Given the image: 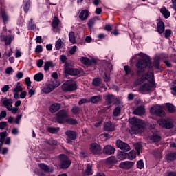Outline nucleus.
Returning <instances> with one entry per match:
<instances>
[{
  "label": "nucleus",
  "mask_w": 176,
  "mask_h": 176,
  "mask_svg": "<svg viewBox=\"0 0 176 176\" xmlns=\"http://www.w3.org/2000/svg\"><path fill=\"white\" fill-rule=\"evenodd\" d=\"M135 67L138 69L136 74L138 76H141L140 78L146 82L148 80L146 74H145V69L148 68L151 69L152 68V60H151V56H146L144 58L139 59L135 64Z\"/></svg>",
  "instance_id": "obj_1"
},
{
  "label": "nucleus",
  "mask_w": 176,
  "mask_h": 176,
  "mask_svg": "<svg viewBox=\"0 0 176 176\" xmlns=\"http://www.w3.org/2000/svg\"><path fill=\"white\" fill-rule=\"evenodd\" d=\"M23 9L25 13H28L30 8H31V1L30 0H23Z\"/></svg>",
  "instance_id": "obj_24"
},
{
  "label": "nucleus",
  "mask_w": 176,
  "mask_h": 176,
  "mask_svg": "<svg viewBox=\"0 0 176 176\" xmlns=\"http://www.w3.org/2000/svg\"><path fill=\"white\" fill-rule=\"evenodd\" d=\"M67 118H69L68 111L61 109L56 114L55 121L58 124H65Z\"/></svg>",
  "instance_id": "obj_4"
},
{
  "label": "nucleus",
  "mask_w": 176,
  "mask_h": 176,
  "mask_svg": "<svg viewBox=\"0 0 176 176\" xmlns=\"http://www.w3.org/2000/svg\"><path fill=\"white\" fill-rule=\"evenodd\" d=\"M14 93H19V91H23V87L21 85H17L13 90Z\"/></svg>",
  "instance_id": "obj_56"
},
{
  "label": "nucleus",
  "mask_w": 176,
  "mask_h": 176,
  "mask_svg": "<svg viewBox=\"0 0 176 176\" xmlns=\"http://www.w3.org/2000/svg\"><path fill=\"white\" fill-rule=\"evenodd\" d=\"M136 167L137 168H139V170H142L144 167H145V164H144V161L142 160H140L136 163Z\"/></svg>",
  "instance_id": "obj_44"
},
{
  "label": "nucleus",
  "mask_w": 176,
  "mask_h": 176,
  "mask_svg": "<svg viewBox=\"0 0 176 176\" xmlns=\"http://www.w3.org/2000/svg\"><path fill=\"white\" fill-rule=\"evenodd\" d=\"M85 174L87 175H93V166H91V164H87Z\"/></svg>",
  "instance_id": "obj_39"
},
{
  "label": "nucleus",
  "mask_w": 176,
  "mask_h": 176,
  "mask_svg": "<svg viewBox=\"0 0 176 176\" xmlns=\"http://www.w3.org/2000/svg\"><path fill=\"white\" fill-rule=\"evenodd\" d=\"M0 39L2 42H5L6 45H10L12 43V39H13V36L12 35L5 36L1 35L0 36Z\"/></svg>",
  "instance_id": "obj_20"
},
{
  "label": "nucleus",
  "mask_w": 176,
  "mask_h": 176,
  "mask_svg": "<svg viewBox=\"0 0 176 176\" xmlns=\"http://www.w3.org/2000/svg\"><path fill=\"white\" fill-rule=\"evenodd\" d=\"M103 79H104V82H106V83H107V82H109V80H111V77L108 76V75H107V73H104Z\"/></svg>",
  "instance_id": "obj_63"
},
{
  "label": "nucleus",
  "mask_w": 176,
  "mask_h": 176,
  "mask_svg": "<svg viewBox=\"0 0 176 176\" xmlns=\"http://www.w3.org/2000/svg\"><path fill=\"white\" fill-rule=\"evenodd\" d=\"M72 113L74 115H80V107L78 106H74L72 109Z\"/></svg>",
  "instance_id": "obj_42"
},
{
  "label": "nucleus",
  "mask_w": 176,
  "mask_h": 176,
  "mask_svg": "<svg viewBox=\"0 0 176 176\" xmlns=\"http://www.w3.org/2000/svg\"><path fill=\"white\" fill-rule=\"evenodd\" d=\"M151 89L152 86H151V84L146 82L139 87V91H142L143 93H145V91H151Z\"/></svg>",
  "instance_id": "obj_19"
},
{
  "label": "nucleus",
  "mask_w": 176,
  "mask_h": 176,
  "mask_svg": "<svg viewBox=\"0 0 176 176\" xmlns=\"http://www.w3.org/2000/svg\"><path fill=\"white\" fill-rule=\"evenodd\" d=\"M160 13L164 16V19H168L170 17V11L166 9L165 7L161 8Z\"/></svg>",
  "instance_id": "obj_36"
},
{
  "label": "nucleus",
  "mask_w": 176,
  "mask_h": 176,
  "mask_svg": "<svg viewBox=\"0 0 176 176\" xmlns=\"http://www.w3.org/2000/svg\"><path fill=\"white\" fill-rule=\"evenodd\" d=\"M144 73L146 74V77H147V80H148V79H151V80L153 79V78L155 76L153 75V72H144Z\"/></svg>",
  "instance_id": "obj_51"
},
{
  "label": "nucleus",
  "mask_w": 176,
  "mask_h": 176,
  "mask_svg": "<svg viewBox=\"0 0 176 176\" xmlns=\"http://www.w3.org/2000/svg\"><path fill=\"white\" fill-rule=\"evenodd\" d=\"M56 87H58V85L56 84L54 81L51 80L48 84L43 87L42 91L45 94H49V93H52V91H53Z\"/></svg>",
  "instance_id": "obj_8"
},
{
  "label": "nucleus",
  "mask_w": 176,
  "mask_h": 176,
  "mask_svg": "<svg viewBox=\"0 0 176 176\" xmlns=\"http://www.w3.org/2000/svg\"><path fill=\"white\" fill-rule=\"evenodd\" d=\"M124 69L125 71L126 75H130V73L131 72V68H130V66L125 65L124 67Z\"/></svg>",
  "instance_id": "obj_55"
},
{
  "label": "nucleus",
  "mask_w": 176,
  "mask_h": 176,
  "mask_svg": "<svg viewBox=\"0 0 176 176\" xmlns=\"http://www.w3.org/2000/svg\"><path fill=\"white\" fill-rule=\"evenodd\" d=\"M166 160L168 162V163H170V162H175L176 152H170L166 154Z\"/></svg>",
  "instance_id": "obj_18"
},
{
  "label": "nucleus",
  "mask_w": 176,
  "mask_h": 176,
  "mask_svg": "<svg viewBox=\"0 0 176 176\" xmlns=\"http://www.w3.org/2000/svg\"><path fill=\"white\" fill-rule=\"evenodd\" d=\"M166 107L169 113H175V106L171 103H166Z\"/></svg>",
  "instance_id": "obj_32"
},
{
  "label": "nucleus",
  "mask_w": 176,
  "mask_h": 176,
  "mask_svg": "<svg viewBox=\"0 0 176 176\" xmlns=\"http://www.w3.org/2000/svg\"><path fill=\"white\" fill-rule=\"evenodd\" d=\"M51 25L52 27V31H54V32H57L58 25H60V19H58V17L57 16H54L51 23Z\"/></svg>",
  "instance_id": "obj_16"
},
{
  "label": "nucleus",
  "mask_w": 176,
  "mask_h": 176,
  "mask_svg": "<svg viewBox=\"0 0 176 176\" xmlns=\"http://www.w3.org/2000/svg\"><path fill=\"white\" fill-rule=\"evenodd\" d=\"M43 52V47L41 45H37L35 48V53H42Z\"/></svg>",
  "instance_id": "obj_52"
},
{
  "label": "nucleus",
  "mask_w": 176,
  "mask_h": 176,
  "mask_svg": "<svg viewBox=\"0 0 176 176\" xmlns=\"http://www.w3.org/2000/svg\"><path fill=\"white\" fill-rule=\"evenodd\" d=\"M102 97L100 95L94 96L89 98V101L92 104H97V103L100 102V100H102Z\"/></svg>",
  "instance_id": "obj_28"
},
{
  "label": "nucleus",
  "mask_w": 176,
  "mask_h": 176,
  "mask_svg": "<svg viewBox=\"0 0 176 176\" xmlns=\"http://www.w3.org/2000/svg\"><path fill=\"white\" fill-rule=\"evenodd\" d=\"M161 140L162 137L157 133H153V135L150 136V141H152V142H159Z\"/></svg>",
  "instance_id": "obj_27"
},
{
  "label": "nucleus",
  "mask_w": 176,
  "mask_h": 176,
  "mask_svg": "<svg viewBox=\"0 0 176 176\" xmlns=\"http://www.w3.org/2000/svg\"><path fill=\"white\" fill-rule=\"evenodd\" d=\"M103 153L104 155H113L115 153V147L111 146V145H107L103 148Z\"/></svg>",
  "instance_id": "obj_17"
},
{
  "label": "nucleus",
  "mask_w": 176,
  "mask_h": 176,
  "mask_svg": "<svg viewBox=\"0 0 176 176\" xmlns=\"http://www.w3.org/2000/svg\"><path fill=\"white\" fill-rule=\"evenodd\" d=\"M25 82L26 83V85L28 86V89H30V87L31 86V78H30V77H26L25 79Z\"/></svg>",
  "instance_id": "obj_59"
},
{
  "label": "nucleus",
  "mask_w": 176,
  "mask_h": 176,
  "mask_svg": "<svg viewBox=\"0 0 176 176\" xmlns=\"http://www.w3.org/2000/svg\"><path fill=\"white\" fill-rule=\"evenodd\" d=\"M1 19H3L4 24H6V23L9 21V15L6 14V11L3 10H1Z\"/></svg>",
  "instance_id": "obj_34"
},
{
  "label": "nucleus",
  "mask_w": 176,
  "mask_h": 176,
  "mask_svg": "<svg viewBox=\"0 0 176 176\" xmlns=\"http://www.w3.org/2000/svg\"><path fill=\"white\" fill-rule=\"evenodd\" d=\"M118 98L112 94H109L106 96V102L107 105H111L113 102H116Z\"/></svg>",
  "instance_id": "obj_15"
},
{
  "label": "nucleus",
  "mask_w": 176,
  "mask_h": 176,
  "mask_svg": "<svg viewBox=\"0 0 176 176\" xmlns=\"http://www.w3.org/2000/svg\"><path fill=\"white\" fill-rule=\"evenodd\" d=\"M59 60L62 64H65V74L71 75L72 76H78V75H80V73L82 72L80 69L68 66V63L67 62L68 58H67V56L60 55Z\"/></svg>",
  "instance_id": "obj_3"
},
{
  "label": "nucleus",
  "mask_w": 176,
  "mask_h": 176,
  "mask_svg": "<svg viewBox=\"0 0 176 176\" xmlns=\"http://www.w3.org/2000/svg\"><path fill=\"white\" fill-rule=\"evenodd\" d=\"M121 111H122V109H120V107H116L113 111V116H115V117L119 116Z\"/></svg>",
  "instance_id": "obj_47"
},
{
  "label": "nucleus",
  "mask_w": 176,
  "mask_h": 176,
  "mask_svg": "<svg viewBox=\"0 0 176 176\" xmlns=\"http://www.w3.org/2000/svg\"><path fill=\"white\" fill-rule=\"evenodd\" d=\"M130 124H131V130L134 134H140L145 130V124L142 120L138 119L135 117L129 120Z\"/></svg>",
  "instance_id": "obj_2"
},
{
  "label": "nucleus",
  "mask_w": 176,
  "mask_h": 176,
  "mask_svg": "<svg viewBox=\"0 0 176 176\" xmlns=\"http://www.w3.org/2000/svg\"><path fill=\"white\" fill-rule=\"evenodd\" d=\"M153 67H154L155 69L162 71V67H160V57L157 56L154 58L153 62Z\"/></svg>",
  "instance_id": "obj_23"
},
{
  "label": "nucleus",
  "mask_w": 176,
  "mask_h": 176,
  "mask_svg": "<svg viewBox=\"0 0 176 176\" xmlns=\"http://www.w3.org/2000/svg\"><path fill=\"white\" fill-rule=\"evenodd\" d=\"M87 102H89V100H87V99L82 98L79 100L78 105H83V104H87Z\"/></svg>",
  "instance_id": "obj_60"
},
{
  "label": "nucleus",
  "mask_w": 176,
  "mask_h": 176,
  "mask_svg": "<svg viewBox=\"0 0 176 176\" xmlns=\"http://www.w3.org/2000/svg\"><path fill=\"white\" fill-rule=\"evenodd\" d=\"M28 28L30 31H32L36 29V25L34 22V19L31 18L28 22Z\"/></svg>",
  "instance_id": "obj_30"
},
{
  "label": "nucleus",
  "mask_w": 176,
  "mask_h": 176,
  "mask_svg": "<svg viewBox=\"0 0 176 176\" xmlns=\"http://www.w3.org/2000/svg\"><path fill=\"white\" fill-rule=\"evenodd\" d=\"M165 28L166 27L164 25V22L160 21L157 24V32L160 34H163V32H164Z\"/></svg>",
  "instance_id": "obj_25"
},
{
  "label": "nucleus",
  "mask_w": 176,
  "mask_h": 176,
  "mask_svg": "<svg viewBox=\"0 0 176 176\" xmlns=\"http://www.w3.org/2000/svg\"><path fill=\"white\" fill-rule=\"evenodd\" d=\"M105 131H115V125H113L111 122H107L104 124Z\"/></svg>",
  "instance_id": "obj_31"
},
{
  "label": "nucleus",
  "mask_w": 176,
  "mask_h": 176,
  "mask_svg": "<svg viewBox=\"0 0 176 176\" xmlns=\"http://www.w3.org/2000/svg\"><path fill=\"white\" fill-rule=\"evenodd\" d=\"M42 65H43V60L42 59H39L37 60V67L38 68H42Z\"/></svg>",
  "instance_id": "obj_64"
},
{
  "label": "nucleus",
  "mask_w": 176,
  "mask_h": 176,
  "mask_svg": "<svg viewBox=\"0 0 176 176\" xmlns=\"http://www.w3.org/2000/svg\"><path fill=\"white\" fill-rule=\"evenodd\" d=\"M94 21H96V19L91 18L87 22L88 28H91L94 25Z\"/></svg>",
  "instance_id": "obj_50"
},
{
  "label": "nucleus",
  "mask_w": 176,
  "mask_h": 176,
  "mask_svg": "<svg viewBox=\"0 0 176 176\" xmlns=\"http://www.w3.org/2000/svg\"><path fill=\"white\" fill-rule=\"evenodd\" d=\"M66 123H67V124H70L71 126H75L76 124H78V120H76V119L67 118L66 120Z\"/></svg>",
  "instance_id": "obj_40"
},
{
  "label": "nucleus",
  "mask_w": 176,
  "mask_h": 176,
  "mask_svg": "<svg viewBox=\"0 0 176 176\" xmlns=\"http://www.w3.org/2000/svg\"><path fill=\"white\" fill-rule=\"evenodd\" d=\"M137 157V153L135 151H131L128 153V159L129 160H134Z\"/></svg>",
  "instance_id": "obj_45"
},
{
  "label": "nucleus",
  "mask_w": 176,
  "mask_h": 176,
  "mask_svg": "<svg viewBox=\"0 0 176 176\" xmlns=\"http://www.w3.org/2000/svg\"><path fill=\"white\" fill-rule=\"evenodd\" d=\"M144 82L145 81H144V78H141V77H140L136 80L135 84L137 85V86H140V85H142V83H144Z\"/></svg>",
  "instance_id": "obj_57"
},
{
  "label": "nucleus",
  "mask_w": 176,
  "mask_h": 176,
  "mask_svg": "<svg viewBox=\"0 0 176 176\" xmlns=\"http://www.w3.org/2000/svg\"><path fill=\"white\" fill-rule=\"evenodd\" d=\"M54 68V63L53 61H46L44 65V71H49L50 68Z\"/></svg>",
  "instance_id": "obj_33"
},
{
  "label": "nucleus",
  "mask_w": 176,
  "mask_h": 176,
  "mask_svg": "<svg viewBox=\"0 0 176 176\" xmlns=\"http://www.w3.org/2000/svg\"><path fill=\"white\" fill-rule=\"evenodd\" d=\"M1 102L3 107H6L8 111H12V108H13V106L12 105V104H13V100L4 98L1 99Z\"/></svg>",
  "instance_id": "obj_12"
},
{
  "label": "nucleus",
  "mask_w": 176,
  "mask_h": 176,
  "mask_svg": "<svg viewBox=\"0 0 176 176\" xmlns=\"http://www.w3.org/2000/svg\"><path fill=\"white\" fill-rule=\"evenodd\" d=\"M163 63L164 64H165V65L168 67V68H171V67H173V64H171V63H170V60L167 59L163 60Z\"/></svg>",
  "instance_id": "obj_61"
},
{
  "label": "nucleus",
  "mask_w": 176,
  "mask_h": 176,
  "mask_svg": "<svg viewBox=\"0 0 176 176\" xmlns=\"http://www.w3.org/2000/svg\"><path fill=\"white\" fill-rule=\"evenodd\" d=\"M65 135L69 138V140H72L73 141H75L76 138H78V133H76V131H72V130H67L65 132Z\"/></svg>",
  "instance_id": "obj_14"
},
{
  "label": "nucleus",
  "mask_w": 176,
  "mask_h": 176,
  "mask_svg": "<svg viewBox=\"0 0 176 176\" xmlns=\"http://www.w3.org/2000/svg\"><path fill=\"white\" fill-rule=\"evenodd\" d=\"M47 130L48 133H50V134H58L60 127L48 126Z\"/></svg>",
  "instance_id": "obj_29"
},
{
  "label": "nucleus",
  "mask_w": 176,
  "mask_h": 176,
  "mask_svg": "<svg viewBox=\"0 0 176 176\" xmlns=\"http://www.w3.org/2000/svg\"><path fill=\"white\" fill-rule=\"evenodd\" d=\"M157 123L163 129H167L168 130H170V129H173V127H174V124H173V122H168L164 118L158 120Z\"/></svg>",
  "instance_id": "obj_10"
},
{
  "label": "nucleus",
  "mask_w": 176,
  "mask_h": 176,
  "mask_svg": "<svg viewBox=\"0 0 176 176\" xmlns=\"http://www.w3.org/2000/svg\"><path fill=\"white\" fill-rule=\"evenodd\" d=\"M164 36L166 39H168V38H170L171 36V30L170 29H166L164 32Z\"/></svg>",
  "instance_id": "obj_53"
},
{
  "label": "nucleus",
  "mask_w": 176,
  "mask_h": 176,
  "mask_svg": "<svg viewBox=\"0 0 176 176\" xmlns=\"http://www.w3.org/2000/svg\"><path fill=\"white\" fill-rule=\"evenodd\" d=\"M39 168L44 171V173H49L50 171V168L49 166L42 163L39 164Z\"/></svg>",
  "instance_id": "obj_41"
},
{
  "label": "nucleus",
  "mask_w": 176,
  "mask_h": 176,
  "mask_svg": "<svg viewBox=\"0 0 176 176\" xmlns=\"http://www.w3.org/2000/svg\"><path fill=\"white\" fill-rule=\"evenodd\" d=\"M135 164V162L130 161H124L120 164V168H123L124 170H130V168H133V166Z\"/></svg>",
  "instance_id": "obj_13"
},
{
  "label": "nucleus",
  "mask_w": 176,
  "mask_h": 176,
  "mask_svg": "<svg viewBox=\"0 0 176 176\" xmlns=\"http://www.w3.org/2000/svg\"><path fill=\"white\" fill-rule=\"evenodd\" d=\"M61 43H62L61 38H58L55 45V47L56 50H60V49H61V45H62Z\"/></svg>",
  "instance_id": "obj_49"
},
{
  "label": "nucleus",
  "mask_w": 176,
  "mask_h": 176,
  "mask_svg": "<svg viewBox=\"0 0 176 176\" xmlns=\"http://www.w3.org/2000/svg\"><path fill=\"white\" fill-rule=\"evenodd\" d=\"M47 145H50L51 146H57L58 142L56 140H52L47 142Z\"/></svg>",
  "instance_id": "obj_48"
},
{
  "label": "nucleus",
  "mask_w": 176,
  "mask_h": 176,
  "mask_svg": "<svg viewBox=\"0 0 176 176\" xmlns=\"http://www.w3.org/2000/svg\"><path fill=\"white\" fill-rule=\"evenodd\" d=\"M133 113L137 116H141L145 113V108L144 106H139L133 111Z\"/></svg>",
  "instance_id": "obj_22"
},
{
  "label": "nucleus",
  "mask_w": 176,
  "mask_h": 176,
  "mask_svg": "<svg viewBox=\"0 0 176 176\" xmlns=\"http://www.w3.org/2000/svg\"><path fill=\"white\" fill-rule=\"evenodd\" d=\"M142 146L140 144L137 145L135 148V151H136V153H138V156H140V153H141V149H142Z\"/></svg>",
  "instance_id": "obj_58"
},
{
  "label": "nucleus",
  "mask_w": 176,
  "mask_h": 176,
  "mask_svg": "<svg viewBox=\"0 0 176 176\" xmlns=\"http://www.w3.org/2000/svg\"><path fill=\"white\" fill-rule=\"evenodd\" d=\"M69 41L71 43H73V45H75V43H76V38L75 37L74 32H70L69 33Z\"/></svg>",
  "instance_id": "obj_35"
},
{
  "label": "nucleus",
  "mask_w": 176,
  "mask_h": 176,
  "mask_svg": "<svg viewBox=\"0 0 176 176\" xmlns=\"http://www.w3.org/2000/svg\"><path fill=\"white\" fill-rule=\"evenodd\" d=\"M78 89V84L72 82L71 80H67L62 85L63 91H74Z\"/></svg>",
  "instance_id": "obj_7"
},
{
  "label": "nucleus",
  "mask_w": 176,
  "mask_h": 176,
  "mask_svg": "<svg viewBox=\"0 0 176 176\" xmlns=\"http://www.w3.org/2000/svg\"><path fill=\"white\" fill-rule=\"evenodd\" d=\"M60 109L61 104L60 103H54L50 107V111L52 113H54L57 112V111H60Z\"/></svg>",
  "instance_id": "obj_21"
},
{
  "label": "nucleus",
  "mask_w": 176,
  "mask_h": 176,
  "mask_svg": "<svg viewBox=\"0 0 176 176\" xmlns=\"http://www.w3.org/2000/svg\"><path fill=\"white\" fill-rule=\"evenodd\" d=\"M126 152H127V151L120 152V157H121V159L124 160V159L128 158L129 153H127Z\"/></svg>",
  "instance_id": "obj_54"
},
{
  "label": "nucleus",
  "mask_w": 176,
  "mask_h": 176,
  "mask_svg": "<svg viewBox=\"0 0 176 176\" xmlns=\"http://www.w3.org/2000/svg\"><path fill=\"white\" fill-rule=\"evenodd\" d=\"M89 151L93 155H101L102 152V147L97 143H91L90 144Z\"/></svg>",
  "instance_id": "obj_9"
},
{
  "label": "nucleus",
  "mask_w": 176,
  "mask_h": 176,
  "mask_svg": "<svg viewBox=\"0 0 176 176\" xmlns=\"http://www.w3.org/2000/svg\"><path fill=\"white\" fill-rule=\"evenodd\" d=\"M106 162L109 164H116L118 163V160H116V157L111 156L107 158Z\"/></svg>",
  "instance_id": "obj_38"
},
{
  "label": "nucleus",
  "mask_w": 176,
  "mask_h": 176,
  "mask_svg": "<svg viewBox=\"0 0 176 176\" xmlns=\"http://www.w3.org/2000/svg\"><path fill=\"white\" fill-rule=\"evenodd\" d=\"M76 49H78V47L76 45H74L72 49L69 50V54H75L76 52Z\"/></svg>",
  "instance_id": "obj_62"
},
{
  "label": "nucleus",
  "mask_w": 176,
  "mask_h": 176,
  "mask_svg": "<svg viewBox=\"0 0 176 176\" xmlns=\"http://www.w3.org/2000/svg\"><path fill=\"white\" fill-rule=\"evenodd\" d=\"M88 18H89V10H82L81 12L80 13L79 19H80V20L83 21L85 20H87Z\"/></svg>",
  "instance_id": "obj_26"
},
{
  "label": "nucleus",
  "mask_w": 176,
  "mask_h": 176,
  "mask_svg": "<svg viewBox=\"0 0 176 176\" xmlns=\"http://www.w3.org/2000/svg\"><path fill=\"white\" fill-rule=\"evenodd\" d=\"M116 144L117 148L121 151H123L124 152H129V151H130V145L120 140H118Z\"/></svg>",
  "instance_id": "obj_11"
},
{
  "label": "nucleus",
  "mask_w": 176,
  "mask_h": 176,
  "mask_svg": "<svg viewBox=\"0 0 176 176\" xmlns=\"http://www.w3.org/2000/svg\"><path fill=\"white\" fill-rule=\"evenodd\" d=\"M59 167L61 170H67V168H69L71 164H72V162L65 154H60L59 155Z\"/></svg>",
  "instance_id": "obj_5"
},
{
  "label": "nucleus",
  "mask_w": 176,
  "mask_h": 176,
  "mask_svg": "<svg viewBox=\"0 0 176 176\" xmlns=\"http://www.w3.org/2000/svg\"><path fill=\"white\" fill-rule=\"evenodd\" d=\"M92 85L95 86V87H98L100 85H101V78H96L93 79Z\"/></svg>",
  "instance_id": "obj_43"
},
{
  "label": "nucleus",
  "mask_w": 176,
  "mask_h": 176,
  "mask_svg": "<svg viewBox=\"0 0 176 176\" xmlns=\"http://www.w3.org/2000/svg\"><path fill=\"white\" fill-rule=\"evenodd\" d=\"M44 76L42 72L37 73L34 75V79L36 82H42L43 80Z\"/></svg>",
  "instance_id": "obj_37"
},
{
  "label": "nucleus",
  "mask_w": 176,
  "mask_h": 176,
  "mask_svg": "<svg viewBox=\"0 0 176 176\" xmlns=\"http://www.w3.org/2000/svg\"><path fill=\"white\" fill-rule=\"evenodd\" d=\"M80 62L85 65L90 64V59L87 57L82 56L80 58Z\"/></svg>",
  "instance_id": "obj_46"
},
{
  "label": "nucleus",
  "mask_w": 176,
  "mask_h": 176,
  "mask_svg": "<svg viewBox=\"0 0 176 176\" xmlns=\"http://www.w3.org/2000/svg\"><path fill=\"white\" fill-rule=\"evenodd\" d=\"M150 113L155 115L158 118H164L166 116V112L163 109V107L159 104H156L150 109Z\"/></svg>",
  "instance_id": "obj_6"
}]
</instances>
